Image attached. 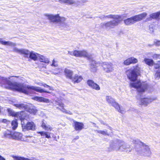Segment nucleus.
<instances>
[{
	"mask_svg": "<svg viewBox=\"0 0 160 160\" xmlns=\"http://www.w3.org/2000/svg\"><path fill=\"white\" fill-rule=\"evenodd\" d=\"M9 78L0 77V84L1 86L6 88L22 92L26 94H29L30 93L29 91L30 90L41 93L43 92L51 93L50 92L46 91L40 87L17 83H12L9 80Z\"/></svg>",
	"mask_w": 160,
	"mask_h": 160,
	"instance_id": "f257e3e1",
	"label": "nucleus"
},
{
	"mask_svg": "<svg viewBox=\"0 0 160 160\" xmlns=\"http://www.w3.org/2000/svg\"><path fill=\"white\" fill-rule=\"evenodd\" d=\"M126 73L128 79L133 82L130 83L131 87L136 89L138 92H144L147 88V84L145 82L141 83L140 81H136L138 75L135 72V70H132V69H128L126 71Z\"/></svg>",
	"mask_w": 160,
	"mask_h": 160,
	"instance_id": "f03ea898",
	"label": "nucleus"
},
{
	"mask_svg": "<svg viewBox=\"0 0 160 160\" xmlns=\"http://www.w3.org/2000/svg\"><path fill=\"white\" fill-rule=\"evenodd\" d=\"M44 16L48 19L51 22L57 25L60 27H64L66 25V18L61 17L58 14H45Z\"/></svg>",
	"mask_w": 160,
	"mask_h": 160,
	"instance_id": "7ed1b4c3",
	"label": "nucleus"
},
{
	"mask_svg": "<svg viewBox=\"0 0 160 160\" xmlns=\"http://www.w3.org/2000/svg\"><path fill=\"white\" fill-rule=\"evenodd\" d=\"M74 56L77 57H86L91 61L90 63V68L91 71L92 72H95L97 70V65L96 62L90 58L87 52L85 50L78 51L75 50L74 51Z\"/></svg>",
	"mask_w": 160,
	"mask_h": 160,
	"instance_id": "20e7f679",
	"label": "nucleus"
},
{
	"mask_svg": "<svg viewBox=\"0 0 160 160\" xmlns=\"http://www.w3.org/2000/svg\"><path fill=\"white\" fill-rule=\"evenodd\" d=\"M147 15V13L146 12H144L125 19L124 22L126 25L130 26L141 20L145 18Z\"/></svg>",
	"mask_w": 160,
	"mask_h": 160,
	"instance_id": "39448f33",
	"label": "nucleus"
},
{
	"mask_svg": "<svg viewBox=\"0 0 160 160\" xmlns=\"http://www.w3.org/2000/svg\"><path fill=\"white\" fill-rule=\"evenodd\" d=\"M5 137L13 139L19 140L22 139V134L21 133L18 132H12V131H8L4 134Z\"/></svg>",
	"mask_w": 160,
	"mask_h": 160,
	"instance_id": "423d86ee",
	"label": "nucleus"
},
{
	"mask_svg": "<svg viewBox=\"0 0 160 160\" xmlns=\"http://www.w3.org/2000/svg\"><path fill=\"white\" fill-rule=\"evenodd\" d=\"M121 20L119 19L113 20L106 22H103L101 24L102 27H104L107 29H111L114 28L115 26H117L120 23Z\"/></svg>",
	"mask_w": 160,
	"mask_h": 160,
	"instance_id": "0eeeda50",
	"label": "nucleus"
},
{
	"mask_svg": "<svg viewBox=\"0 0 160 160\" xmlns=\"http://www.w3.org/2000/svg\"><path fill=\"white\" fill-rule=\"evenodd\" d=\"M26 115L24 118L20 120L22 127L23 129H27V130H35L36 129V125L33 122H28L25 124L24 121Z\"/></svg>",
	"mask_w": 160,
	"mask_h": 160,
	"instance_id": "6e6552de",
	"label": "nucleus"
},
{
	"mask_svg": "<svg viewBox=\"0 0 160 160\" xmlns=\"http://www.w3.org/2000/svg\"><path fill=\"white\" fill-rule=\"evenodd\" d=\"M102 70L105 72L110 73L114 71V65L111 62H105L101 64Z\"/></svg>",
	"mask_w": 160,
	"mask_h": 160,
	"instance_id": "1a4fd4ad",
	"label": "nucleus"
},
{
	"mask_svg": "<svg viewBox=\"0 0 160 160\" xmlns=\"http://www.w3.org/2000/svg\"><path fill=\"white\" fill-rule=\"evenodd\" d=\"M7 110L10 115L14 116L15 118L19 119L20 120L24 118L25 116V113L23 111L15 112L10 108L7 109Z\"/></svg>",
	"mask_w": 160,
	"mask_h": 160,
	"instance_id": "9d476101",
	"label": "nucleus"
},
{
	"mask_svg": "<svg viewBox=\"0 0 160 160\" xmlns=\"http://www.w3.org/2000/svg\"><path fill=\"white\" fill-rule=\"evenodd\" d=\"M101 19H104L107 18H112L115 20H118L122 18L121 16L118 15L109 14L108 15H101L99 17Z\"/></svg>",
	"mask_w": 160,
	"mask_h": 160,
	"instance_id": "9b49d317",
	"label": "nucleus"
},
{
	"mask_svg": "<svg viewBox=\"0 0 160 160\" xmlns=\"http://www.w3.org/2000/svg\"><path fill=\"white\" fill-rule=\"evenodd\" d=\"M106 100L109 104L114 107L115 108H118V103L116 102L114 99L110 96H106Z\"/></svg>",
	"mask_w": 160,
	"mask_h": 160,
	"instance_id": "f8f14e48",
	"label": "nucleus"
},
{
	"mask_svg": "<svg viewBox=\"0 0 160 160\" xmlns=\"http://www.w3.org/2000/svg\"><path fill=\"white\" fill-rule=\"evenodd\" d=\"M13 51L21 54H23L25 57H28L30 52L27 49H18L16 48H14L13 49Z\"/></svg>",
	"mask_w": 160,
	"mask_h": 160,
	"instance_id": "ddd939ff",
	"label": "nucleus"
},
{
	"mask_svg": "<svg viewBox=\"0 0 160 160\" xmlns=\"http://www.w3.org/2000/svg\"><path fill=\"white\" fill-rule=\"evenodd\" d=\"M87 83L90 87L96 90H99L100 89L99 85L95 83L92 80H88L87 81Z\"/></svg>",
	"mask_w": 160,
	"mask_h": 160,
	"instance_id": "4468645a",
	"label": "nucleus"
},
{
	"mask_svg": "<svg viewBox=\"0 0 160 160\" xmlns=\"http://www.w3.org/2000/svg\"><path fill=\"white\" fill-rule=\"evenodd\" d=\"M154 100L152 98H141L139 100L140 102L139 103L141 104L146 106L152 102Z\"/></svg>",
	"mask_w": 160,
	"mask_h": 160,
	"instance_id": "2eb2a0df",
	"label": "nucleus"
},
{
	"mask_svg": "<svg viewBox=\"0 0 160 160\" xmlns=\"http://www.w3.org/2000/svg\"><path fill=\"white\" fill-rule=\"evenodd\" d=\"M26 111L29 112L30 113L35 115L37 112V110L36 108L32 104L28 105V109Z\"/></svg>",
	"mask_w": 160,
	"mask_h": 160,
	"instance_id": "dca6fc26",
	"label": "nucleus"
},
{
	"mask_svg": "<svg viewBox=\"0 0 160 160\" xmlns=\"http://www.w3.org/2000/svg\"><path fill=\"white\" fill-rule=\"evenodd\" d=\"M64 73L66 77L71 80L72 79V76L73 72L71 70L68 68H66L64 70Z\"/></svg>",
	"mask_w": 160,
	"mask_h": 160,
	"instance_id": "f3484780",
	"label": "nucleus"
},
{
	"mask_svg": "<svg viewBox=\"0 0 160 160\" xmlns=\"http://www.w3.org/2000/svg\"><path fill=\"white\" fill-rule=\"evenodd\" d=\"M160 15V11L157 12L155 13H153L149 15V18H147L146 19V21H148L151 20L152 19H156L159 17Z\"/></svg>",
	"mask_w": 160,
	"mask_h": 160,
	"instance_id": "a211bd4d",
	"label": "nucleus"
},
{
	"mask_svg": "<svg viewBox=\"0 0 160 160\" xmlns=\"http://www.w3.org/2000/svg\"><path fill=\"white\" fill-rule=\"evenodd\" d=\"M13 106L21 110H25L26 111L28 109V105L23 103H16Z\"/></svg>",
	"mask_w": 160,
	"mask_h": 160,
	"instance_id": "6ab92c4d",
	"label": "nucleus"
},
{
	"mask_svg": "<svg viewBox=\"0 0 160 160\" xmlns=\"http://www.w3.org/2000/svg\"><path fill=\"white\" fill-rule=\"evenodd\" d=\"M75 128L76 130H81L84 128V125L83 123L74 121Z\"/></svg>",
	"mask_w": 160,
	"mask_h": 160,
	"instance_id": "aec40b11",
	"label": "nucleus"
},
{
	"mask_svg": "<svg viewBox=\"0 0 160 160\" xmlns=\"http://www.w3.org/2000/svg\"><path fill=\"white\" fill-rule=\"evenodd\" d=\"M29 58L34 61H36L38 59L39 54L37 53H35L33 51L30 52L29 53Z\"/></svg>",
	"mask_w": 160,
	"mask_h": 160,
	"instance_id": "412c9836",
	"label": "nucleus"
},
{
	"mask_svg": "<svg viewBox=\"0 0 160 160\" xmlns=\"http://www.w3.org/2000/svg\"><path fill=\"white\" fill-rule=\"evenodd\" d=\"M38 59L40 62L46 64H48L50 61L48 58L42 55L39 54Z\"/></svg>",
	"mask_w": 160,
	"mask_h": 160,
	"instance_id": "4be33fe9",
	"label": "nucleus"
},
{
	"mask_svg": "<svg viewBox=\"0 0 160 160\" xmlns=\"http://www.w3.org/2000/svg\"><path fill=\"white\" fill-rule=\"evenodd\" d=\"M57 104L58 105H59L60 107L62 108L60 109V110L63 112L69 115H72V112H71L70 111L66 110V109L63 108V107L64 106V104L63 103H59L58 102Z\"/></svg>",
	"mask_w": 160,
	"mask_h": 160,
	"instance_id": "5701e85b",
	"label": "nucleus"
},
{
	"mask_svg": "<svg viewBox=\"0 0 160 160\" xmlns=\"http://www.w3.org/2000/svg\"><path fill=\"white\" fill-rule=\"evenodd\" d=\"M53 68L51 70V72L52 74L56 75L62 72V70L61 68Z\"/></svg>",
	"mask_w": 160,
	"mask_h": 160,
	"instance_id": "b1692460",
	"label": "nucleus"
},
{
	"mask_svg": "<svg viewBox=\"0 0 160 160\" xmlns=\"http://www.w3.org/2000/svg\"><path fill=\"white\" fill-rule=\"evenodd\" d=\"M82 79V78L81 76L75 74L72 78V80L74 83H78L81 82Z\"/></svg>",
	"mask_w": 160,
	"mask_h": 160,
	"instance_id": "393cba45",
	"label": "nucleus"
},
{
	"mask_svg": "<svg viewBox=\"0 0 160 160\" xmlns=\"http://www.w3.org/2000/svg\"><path fill=\"white\" fill-rule=\"evenodd\" d=\"M37 133L40 134L41 136L45 137V138H51V133L48 132H46L42 131L41 132H38Z\"/></svg>",
	"mask_w": 160,
	"mask_h": 160,
	"instance_id": "a878e982",
	"label": "nucleus"
},
{
	"mask_svg": "<svg viewBox=\"0 0 160 160\" xmlns=\"http://www.w3.org/2000/svg\"><path fill=\"white\" fill-rule=\"evenodd\" d=\"M145 63L149 66H152L154 64V62L152 59L145 58L144 60Z\"/></svg>",
	"mask_w": 160,
	"mask_h": 160,
	"instance_id": "bb28decb",
	"label": "nucleus"
},
{
	"mask_svg": "<svg viewBox=\"0 0 160 160\" xmlns=\"http://www.w3.org/2000/svg\"><path fill=\"white\" fill-rule=\"evenodd\" d=\"M41 126L43 129H45L46 130H51L53 129L52 127L50 126V125L46 124L43 121L42 122V123Z\"/></svg>",
	"mask_w": 160,
	"mask_h": 160,
	"instance_id": "cd10ccee",
	"label": "nucleus"
},
{
	"mask_svg": "<svg viewBox=\"0 0 160 160\" xmlns=\"http://www.w3.org/2000/svg\"><path fill=\"white\" fill-rule=\"evenodd\" d=\"M12 157L14 159V160H34L33 159H30L28 158H25L24 157L20 156H12Z\"/></svg>",
	"mask_w": 160,
	"mask_h": 160,
	"instance_id": "c85d7f7f",
	"label": "nucleus"
},
{
	"mask_svg": "<svg viewBox=\"0 0 160 160\" xmlns=\"http://www.w3.org/2000/svg\"><path fill=\"white\" fill-rule=\"evenodd\" d=\"M61 2L66 3L68 5H71L75 3V2L74 0H58Z\"/></svg>",
	"mask_w": 160,
	"mask_h": 160,
	"instance_id": "c756f323",
	"label": "nucleus"
},
{
	"mask_svg": "<svg viewBox=\"0 0 160 160\" xmlns=\"http://www.w3.org/2000/svg\"><path fill=\"white\" fill-rule=\"evenodd\" d=\"M2 45H8L12 46H15L16 44L10 41H4L3 40Z\"/></svg>",
	"mask_w": 160,
	"mask_h": 160,
	"instance_id": "7c9ffc66",
	"label": "nucleus"
},
{
	"mask_svg": "<svg viewBox=\"0 0 160 160\" xmlns=\"http://www.w3.org/2000/svg\"><path fill=\"white\" fill-rule=\"evenodd\" d=\"M18 119L16 118L15 120L13 121L12 122V128L13 130L16 129L18 127V123L17 122V120Z\"/></svg>",
	"mask_w": 160,
	"mask_h": 160,
	"instance_id": "2f4dec72",
	"label": "nucleus"
},
{
	"mask_svg": "<svg viewBox=\"0 0 160 160\" xmlns=\"http://www.w3.org/2000/svg\"><path fill=\"white\" fill-rule=\"evenodd\" d=\"M123 142L122 141H120V142H118V145L119 146L118 147L119 149H126L127 148L126 147V145L125 144H124L123 143L119 145V144H121Z\"/></svg>",
	"mask_w": 160,
	"mask_h": 160,
	"instance_id": "473e14b6",
	"label": "nucleus"
},
{
	"mask_svg": "<svg viewBox=\"0 0 160 160\" xmlns=\"http://www.w3.org/2000/svg\"><path fill=\"white\" fill-rule=\"evenodd\" d=\"M118 108H115L116 109L118 110V111L122 114L124 113L125 112V110L124 108H123L122 107L120 106L119 104H118Z\"/></svg>",
	"mask_w": 160,
	"mask_h": 160,
	"instance_id": "72a5a7b5",
	"label": "nucleus"
},
{
	"mask_svg": "<svg viewBox=\"0 0 160 160\" xmlns=\"http://www.w3.org/2000/svg\"><path fill=\"white\" fill-rule=\"evenodd\" d=\"M130 64H135L138 62V60L137 59L134 58L133 57L129 58Z\"/></svg>",
	"mask_w": 160,
	"mask_h": 160,
	"instance_id": "f704fd0d",
	"label": "nucleus"
},
{
	"mask_svg": "<svg viewBox=\"0 0 160 160\" xmlns=\"http://www.w3.org/2000/svg\"><path fill=\"white\" fill-rule=\"evenodd\" d=\"M130 64H135L138 62V60L137 59L134 58L133 57L129 58Z\"/></svg>",
	"mask_w": 160,
	"mask_h": 160,
	"instance_id": "c9c22d12",
	"label": "nucleus"
},
{
	"mask_svg": "<svg viewBox=\"0 0 160 160\" xmlns=\"http://www.w3.org/2000/svg\"><path fill=\"white\" fill-rule=\"evenodd\" d=\"M50 65L55 68L57 67L58 66L57 61L55 59H53L52 61V63L50 64Z\"/></svg>",
	"mask_w": 160,
	"mask_h": 160,
	"instance_id": "e433bc0d",
	"label": "nucleus"
},
{
	"mask_svg": "<svg viewBox=\"0 0 160 160\" xmlns=\"http://www.w3.org/2000/svg\"><path fill=\"white\" fill-rule=\"evenodd\" d=\"M155 78L157 79H158L160 78V68L155 74Z\"/></svg>",
	"mask_w": 160,
	"mask_h": 160,
	"instance_id": "4c0bfd02",
	"label": "nucleus"
},
{
	"mask_svg": "<svg viewBox=\"0 0 160 160\" xmlns=\"http://www.w3.org/2000/svg\"><path fill=\"white\" fill-rule=\"evenodd\" d=\"M42 98L43 97H38V96H36L33 97L32 99L37 101L42 102Z\"/></svg>",
	"mask_w": 160,
	"mask_h": 160,
	"instance_id": "58836bf2",
	"label": "nucleus"
},
{
	"mask_svg": "<svg viewBox=\"0 0 160 160\" xmlns=\"http://www.w3.org/2000/svg\"><path fill=\"white\" fill-rule=\"evenodd\" d=\"M123 64L124 65L127 66L131 64L129 58L124 60L123 62Z\"/></svg>",
	"mask_w": 160,
	"mask_h": 160,
	"instance_id": "ea45409f",
	"label": "nucleus"
},
{
	"mask_svg": "<svg viewBox=\"0 0 160 160\" xmlns=\"http://www.w3.org/2000/svg\"><path fill=\"white\" fill-rule=\"evenodd\" d=\"M152 57L155 60L160 59V54L155 53L153 55Z\"/></svg>",
	"mask_w": 160,
	"mask_h": 160,
	"instance_id": "a19ab883",
	"label": "nucleus"
},
{
	"mask_svg": "<svg viewBox=\"0 0 160 160\" xmlns=\"http://www.w3.org/2000/svg\"><path fill=\"white\" fill-rule=\"evenodd\" d=\"M134 68L132 70H135V72L137 74L138 72L140 70V68L138 65H136L133 67Z\"/></svg>",
	"mask_w": 160,
	"mask_h": 160,
	"instance_id": "79ce46f5",
	"label": "nucleus"
},
{
	"mask_svg": "<svg viewBox=\"0 0 160 160\" xmlns=\"http://www.w3.org/2000/svg\"><path fill=\"white\" fill-rule=\"evenodd\" d=\"M154 44L157 47L160 46V40H155L154 41Z\"/></svg>",
	"mask_w": 160,
	"mask_h": 160,
	"instance_id": "37998d69",
	"label": "nucleus"
},
{
	"mask_svg": "<svg viewBox=\"0 0 160 160\" xmlns=\"http://www.w3.org/2000/svg\"><path fill=\"white\" fill-rule=\"evenodd\" d=\"M42 102H45L46 103H48L50 102V101L49 99L48 98H42Z\"/></svg>",
	"mask_w": 160,
	"mask_h": 160,
	"instance_id": "c03bdc74",
	"label": "nucleus"
},
{
	"mask_svg": "<svg viewBox=\"0 0 160 160\" xmlns=\"http://www.w3.org/2000/svg\"><path fill=\"white\" fill-rule=\"evenodd\" d=\"M2 121L5 123H6L7 124H8L10 122V121H8L5 119H4L2 120Z\"/></svg>",
	"mask_w": 160,
	"mask_h": 160,
	"instance_id": "a18cd8bd",
	"label": "nucleus"
},
{
	"mask_svg": "<svg viewBox=\"0 0 160 160\" xmlns=\"http://www.w3.org/2000/svg\"><path fill=\"white\" fill-rule=\"evenodd\" d=\"M153 65H154L155 68L156 69L158 68H160V66L158 65L156 63H155L154 62V64H153Z\"/></svg>",
	"mask_w": 160,
	"mask_h": 160,
	"instance_id": "49530a36",
	"label": "nucleus"
},
{
	"mask_svg": "<svg viewBox=\"0 0 160 160\" xmlns=\"http://www.w3.org/2000/svg\"><path fill=\"white\" fill-rule=\"evenodd\" d=\"M39 85L40 86H43L44 87H46L47 86L46 85V84H45V83H42L41 82H40V85Z\"/></svg>",
	"mask_w": 160,
	"mask_h": 160,
	"instance_id": "de8ad7c7",
	"label": "nucleus"
},
{
	"mask_svg": "<svg viewBox=\"0 0 160 160\" xmlns=\"http://www.w3.org/2000/svg\"><path fill=\"white\" fill-rule=\"evenodd\" d=\"M46 85L47 86L46 88H48L49 90H53V88L52 87H51L47 84H46Z\"/></svg>",
	"mask_w": 160,
	"mask_h": 160,
	"instance_id": "09e8293b",
	"label": "nucleus"
},
{
	"mask_svg": "<svg viewBox=\"0 0 160 160\" xmlns=\"http://www.w3.org/2000/svg\"><path fill=\"white\" fill-rule=\"evenodd\" d=\"M74 53V51L73 52H70V51H68V54H70L71 55H73L74 56V54H73Z\"/></svg>",
	"mask_w": 160,
	"mask_h": 160,
	"instance_id": "8fccbe9b",
	"label": "nucleus"
},
{
	"mask_svg": "<svg viewBox=\"0 0 160 160\" xmlns=\"http://www.w3.org/2000/svg\"><path fill=\"white\" fill-rule=\"evenodd\" d=\"M0 160H5V159L0 155Z\"/></svg>",
	"mask_w": 160,
	"mask_h": 160,
	"instance_id": "3c124183",
	"label": "nucleus"
},
{
	"mask_svg": "<svg viewBox=\"0 0 160 160\" xmlns=\"http://www.w3.org/2000/svg\"><path fill=\"white\" fill-rule=\"evenodd\" d=\"M3 41V39L2 38H0V44H2Z\"/></svg>",
	"mask_w": 160,
	"mask_h": 160,
	"instance_id": "603ef678",
	"label": "nucleus"
},
{
	"mask_svg": "<svg viewBox=\"0 0 160 160\" xmlns=\"http://www.w3.org/2000/svg\"><path fill=\"white\" fill-rule=\"evenodd\" d=\"M156 63L160 66V60L157 61Z\"/></svg>",
	"mask_w": 160,
	"mask_h": 160,
	"instance_id": "864d4df0",
	"label": "nucleus"
},
{
	"mask_svg": "<svg viewBox=\"0 0 160 160\" xmlns=\"http://www.w3.org/2000/svg\"><path fill=\"white\" fill-rule=\"evenodd\" d=\"M98 132L100 133L103 134H104L105 133L104 131H99V132Z\"/></svg>",
	"mask_w": 160,
	"mask_h": 160,
	"instance_id": "5fc2aeb1",
	"label": "nucleus"
},
{
	"mask_svg": "<svg viewBox=\"0 0 160 160\" xmlns=\"http://www.w3.org/2000/svg\"><path fill=\"white\" fill-rule=\"evenodd\" d=\"M151 28H150V32L152 33L153 32V28H151Z\"/></svg>",
	"mask_w": 160,
	"mask_h": 160,
	"instance_id": "6e6d98bb",
	"label": "nucleus"
},
{
	"mask_svg": "<svg viewBox=\"0 0 160 160\" xmlns=\"http://www.w3.org/2000/svg\"><path fill=\"white\" fill-rule=\"evenodd\" d=\"M107 129H111V128L109 126H107Z\"/></svg>",
	"mask_w": 160,
	"mask_h": 160,
	"instance_id": "4d7b16f0",
	"label": "nucleus"
},
{
	"mask_svg": "<svg viewBox=\"0 0 160 160\" xmlns=\"http://www.w3.org/2000/svg\"><path fill=\"white\" fill-rule=\"evenodd\" d=\"M83 2H85L87 1L88 0H81Z\"/></svg>",
	"mask_w": 160,
	"mask_h": 160,
	"instance_id": "13d9d810",
	"label": "nucleus"
},
{
	"mask_svg": "<svg viewBox=\"0 0 160 160\" xmlns=\"http://www.w3.org/2000/svg\"><path fill=\"white\" fill-rule=\"evenodd\" d=\"M36 83L38 85H40V82H36Z\"/></svg>",
	"mask_w": 160,
	"mask_h": 160,
	"instance_id": "bf43d9fd",
	"label": "nucleus"
},
{
	"mask_svg": "<svg viewBox=\"0 0 160 160\" xmlns=\"http://www.w3.org/2000/svg\"><path fill=\"white\" fill-rule=\"evenodd\" d=\"M59 160H64V159L63 158H61Z\"/></svg>",
	"mask_w": 160,
	"mask_h": 160,
	"instance_id": "052dcab7",
	"label": "nucleus"
},
{
	"mask_svg": "<svg viewBox=\"0 0 160 160\" xmlns=\"http://www.w3.org/2000/svg\"><path fill=\"white\" fill-rule=\"evenodd\" d=\"M2 108L1 106H0V112H1V110Z\"/></svg>",
	"mask_w": 160,
	"mask_h": 160,
	"instance_id": "680f3d73",
	"label": "nucleus"
}]
</instances>
